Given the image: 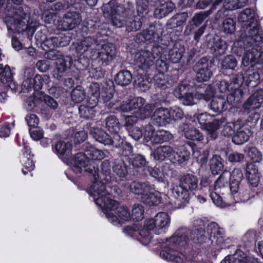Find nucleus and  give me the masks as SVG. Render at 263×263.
Returning <instances> with one entry per match:
<instances>
[{
    "instance_id": "cd10ccee",
    "label": "nucleus",
    "mask_w": 263,
    "mask_h": 263,
    "mask_svg": "<svg viewBox=\"0 0 263 263\" xmlns=\"http://www.w3.org/2000/svg\"><path fill=\"white\" fill-rule=\"evenodd\" d=\"M246 175L250 185L253 187H256L258 185L260 175L254 164L249 163L247 165Z\"/></svg>"
},
{
    "instance_id": "f03ea898",
    "label": "nucleus",
    "mask_w": 263,
    "mask_h": 263,
    "mask_svg": "<svg viewBox=\"0 0 263 263\" xmlns=\"http://www.w3.org/2000/svg\"><path fill=\"white\" fill-rule=\"evenodd\" d=\"M191 233L187 228H180L169 239H161L159 243L162 250L160 252V256L175 263H182L184 250L188 246V236Z\"/></svg>"
},
{
    "instance_id": "4be33fe9",
    "label": "nucleus",
    "mask_w": 263,
    "mask_h": 263,
    "mask_svg": "<svg viewBox=\"0 0 263 263\" xmlns=\"http://www.w3.org/2000/svg\"><path fill=\"white\" fill-rule=\"evenodd\" d=\"M191 153L187 148L183 145H176L173 148L171 161L174 163H182L189 160Z\"/></svg>"
},
{
    "instance_id": "7ed1b4c3",
    "label": "nucleus",
    "mask_w": 263,
    "mask_h": 263,
    "mask_svg": "<svg viewBox=\"0 0 263 263\" xmlns=\"http://www.w3.org/2000/svg\"><path fill=\"white\" fill-rule=\"evenodd\" d=\"M193 233L194 236L191 238L198 242H205L208 235L209 239L213 247L217 249H220L223 246L225 240L224 231L215 222H209L207 225L206 231L200 228L195 229Z\"/></svg>"
},
{
    "instance_id": "37998d69",
    "label": "nucleus",
    "mask_w": 263,
    "mask_h": 263,
    "mask_svg": "<svg viewBox=\"0 0 263 263\" xmlns=\"http://www.w3.org/2000/svg\"><path fill=\"white\" fill-rule=\"evenodd\" d=\"M210 109L215 112H220L227 109V104L225 99L222 97H215L210 105Z\"/></svg>"
},
{
    "instance_id": "58836bf2",
    "label": "nucleus",
    "mask_w": 263,
    "mask_h": 263,
    "mask_svg": "<svg viewBox=\"0 0 263 263\" xmlns=\"http://www.w3.org/2000/svg\"><path fill=\"white\" fill-rule=\"evenodd\" d=\"M255 16V11L247 8L239 14L238 20L239 22L243 23L245 26H248L254 23Z\"/></svg>"
},
{
    "instance_id": "09e8293b",
    "label": "nucleus",
    "mask_w": 263,
    "mask_h": 263,
    "mask_svg": "<svg viewBox=\"0 0 263 263\" xmlns=\"http://www.w3.org/2000/svg\"><path fill=\"white\" fill-rule=\"evenodd\" d=\"M210 167L212 174H219L223 167L221 158L218 155L213 156L210 161Z\"/></svg>"
},
{
    "instance_id": "20e7f679",
    "label": "nucleus",
    "mask_w": 263,
    "mask_h": 263,
    "mask_svg": "<svg viewBox=\"0 0 263 263\" xmlns=\"http://www.w3.org/2000/svg\"><path fill=\"white\" fill-rule=\"evenodd\" d=\"M198 180L196 176L187 174L182 176L179 185L174 188L173 193L175 198L182 203L187 201L190 192L195 191L198 188Z\"/></svg>"
},
{
    "instance_id": "3c124183",
    "label": "nucleus",
    "mask_w": 263,
    "mask_h": 263,
    "mask_svg": "<svg viewBox=\"0 0 263 263\" xmlns=\"http://www.w3.org/2000/svg\"><path fill=\"white\" fill-rule=\"evenodd\" d=\"M35 98L41 101H44L51 109H55L58 106V104L54 99L43 92H36L35 95Z\"/></svg>"
},
{
    "instance_id": "e433bc0d",
    "label": "nucleus",
    "mask_w": 263,
    "mask_h": 263,
    "mask_svg": "<svg viewBox=\"0 0 263 263\" xmlns=\"http://www.w3.org/2000/svg\"><path fill=\"white\" fill-rule=\"evenodd\" d=\"M227 49V44L225 41L216 36L213 39V44L211 47V51L216 56L224 54Z\"/></svg>"
},
{
    "instance_id": "f257e3e1",
    "label": "nucleus",
    "mask_w": 263,
    "mask_h": 263,
    "mask_svg": "<svg viewBox=\"0 0 263 263\" xmlns=\"http://www.w3.org/2000/svg\"><path fill=\"white\" fill-rule=\"evenodd\" d=\"M171 223V217L169 215L163 212L158 213L154 218L146 219L143 228L139 230L137 226H127L124 229V232L127 235L136 237L144 246L148 245L152 239L151 231L156 235L165 233Z\"/></svg>"
},
{
    "instance_id": "6e6552de",
    "label": "nucleus",
    "mask_w": 263,
    "mask_h": 263,
    "mask_svg": "<svg viewBox=\"0 0 263 263\" xmlns=\"http://www.w3.org/2000/svg\"><path fill=\"white\" fill-rule=\"evenodd\" d=\"M74 171L81 173L83 171L87 172L89 176L99 172L98 164L92 160H90L85 152L77 153L73 159Z\"/></svg>"
},
{
    "instance_id": "aec40b11",
    "label": "nucleus",
    "mask_w": 263,
    "mask_h": 263,
    "mask_svg": "<svg viewBox=\"0 0 263 263\" xmlns=\"http://www.w3.org/2000/svg\"><path fill=\"white\" fill-rule=\"evenodd\" d=\"M72 63V58L70 56L61 57L55 61V69L53 71V77L57 80L61 79L65 72L70 68Z\"/></svg>"
},
{
    "instance_id": "1a4fd4ad",
    "label": "nucleus",
    "mask_w": 263,
    "mask_h": 263,
    "mask_svg": "<svg viewBox=\"0 0 263 263\" xmlns=\"http://www.w3.org/2000/svg\"><path fill=\"white\" fill-rule=\"evenodd\" d=\"M160 52L159 48L156 46H154L151 50H141L135 54V62L142 69H146L154 65Z\"/></svg>"
},
{
    "instance_id": "bb28decb",
    "label": "nucleus",
    "mask_w": 263,
    "mask_h": 263,
    "mask_svg": "<svg viewBox=\"0 0 263 263\" xmlns=\"http://www.w3.org/2000/svg\"><path fill=\"white\" fill-rule=\"evenodd\" d=\"M148 182L135 181L130 184V190L133 193L140 195L141 200L143 199L149 190L152 189V186Z\"/></svg>"
},
{
    "instance_id": "a878e982",
    "label": "nucleus",
    "mask_w": 263,
    "mask_h": 263,
    "mask_svg": "<svg viewBox=\"0 0 263 263\" xmlns=\"http://www.w3.org/2000/svg\"><path fill=\"white\" fill-rule=\"evenodd\" d=\"M210 13L211 11L210 10L195 14L192 18V21L190 22L186 27L184 31L185 34L190 35L192 31L198 27Z\"/></svg>"
},
{
    "instance_id": "e2e57ef3",
    "label": "nucleus",
    "mask_w": 263,
    "mask_h": 263,
    "mask_svg": "<svg viewBox=\"0 0 263 263\" xmlns=\"http://www.w3.org/2000/svg\"><path fill=\"white\" fill-rule=\"evenodd\" d=\"M184 136L186 139L194 141H201L203 139L202 134L195 128L185 130Z\"/></svg>"
},
{
    "instance_id": "412c9836",
    "label": "nucleus",
    "mask_w": 263,
    "mask_h": 263,
    "mask_svg": "<svg viewBox=\"0 0 263 263\" xmlns=\"http://www.w3.org/2000/svg\"><path fill=\"white\" fill-rule=\"evenodd\" d=\"M162 31L160 28L151 25L148 28L143 31L142 36L145 41L149 43H159L161 41Z\"/></svg>"
},
{
    "instance_id": "473e14b6",
    "label": "nucleus",
    "mask_w": 263,
    "mask_h": 263,
    "mask_svg": "<svg viewBox=\"0 0 263 263\" xmlns=\"http://www.w3.org/2000/svg\"><path fill=\"white\" fill-rule=\"evenodd\" d=\"M162 198L161 193L155 190L154 185L149 190L147 194L144 196L142 201L148 205H158L161 203Z\"/></svg>"
},
{
    "instance_id": "603ef678",
    "label": "nucleus",
    "mask_w": 263,
    "mask_h": 263,
    "mask_svg": "<svg viewBox=\"0 0 263 263\" xmlns=\"http://www.w3.org/2000/svg\"><path fill=\"white\" fill-rule=\"evenodd\" d=\"M61 40L57 36L46 37L41 44V46L44 50L52 49L60 45Z\"/></svg>"
},
{
    "instance_id": "423d86ee",
    "label": "nucleus",
    "mask_w": 263,
    "mask_h": 263,
    "mask_svg": "<svg viewBox=\"0 0 263 263\" xmlns=\"http://www.w3.org/2000/svg\"><path fill=\"white\" fill-rule=\"evenodd\" d=\"M89 177L92 183L88 190V194L93 198L96 204H101L102 199L109 195V191L105 185L107 183L99 178V172Z\"/></svg>"
},
{
    "instance_id": "0e129e2a",
    "label": "nucleus",
    "mask_w": 263,
    "mask_h": 263,
    "mask_svg": "<svg viewBox=\"0 0 263 263\" xmlns=\"http://www.w3.org/2000/svg\"><path fill=\"white\" fill-rule=\"evenodd\" d=\"M247 155L253 163H259L262 160V154L255 147H249Z\"/></svg>"
},
{
    "instance_id": "4d7b16f0",
    "label": "nucleus",
    "mask_w": 263,
    "mask_h": 263,
    "mask_svg": "<svg viewBox=\"0 0 263 263\" xmlns=\"http://www.w3.org/2000/svg\"><path fill=\"white\" fill-rule=\"evenodd\" d=\"M33 90L37 91L41 89L44 84H47L49 82V77L46 75H36L32 78Z\"/></svg>"
},
{
    "instance_id": "680f3d73",
    "label": "nucleus",
    "mask_w": 263,
    "mask_h": 263,
    "mask_svg": "<svg viewBox=\"0 0 263 263\" xmlns=\"http://www.w3.org/2000/svg\"><path fill=\"white\" fill-rule=\"evenodd\" d=\"M144 209L141 204H135L132 207L130 217L137 221L141 220L144 218Z\"/></svg>"
},
{
    "instance_id": "9d476101",
    "label": "nucleus",
    "mask_w": 263,
    "mask_h": 263,
    "mask_svg": "<svg viewBox=\"0 0 263 263\" xmlns=\"http://www.w3.org/2000/svg\"><path fill=\"white\" fill-rule=\"evenodd\" d=\"M248 26L246 31L247 36L246 38L239 40L237 42V45L239 47H241L242 45H246V44L252 45L260 44L262 47L263 33L259 26L256 23Z\"/></svg>"
},
{
    "instance_id": "f8f14e48",
    "label": "nucleus",
    "mask_w": 263,
    "mask_h": 263,
    "mask_svg": "<svg viewBox=\"0 0 263 263\" xmlns=\"http://www.w3.org/2000/svg\"><path fill=\"white\" fill-rule=\"evenodd\" d=\"M108 7L110 8V10L108 13L110 15L112 25L117 28L124 26L126 22L125 17L129 15L130 10H126L122 5L117 3H114L112 6L111 3H109L106 8L108 9Z\"/></svg>"
},
{
    "instance_id": "49530a36",
    "label": "nucleus",
    "mask_w": 263,
    "mask_h": 263,
    "mask_svg": "<svg viewBox=\"0 0 263 263\" xmlns=\"http://www.w3.org/2000/svg\"><path fill=\"white\" fill-rule=\"evenodd\" d=\"M187 17L188 15L186 12L176 14L169 20L167 25L171 28L180 26L185 23Z\"/></svg>"
},
{
    "instance_id": "c85d7f7f",
    "label": "nucleus",
    "mask_w": 263,
    "mask_h": 263,
    "mask_svg": "<svg viewBox=\"0 0 263 263\" xmlns=\"http://www.w3.org/2000/svg\"><path fill=\"white\" fill-rule=\"evenodd\" d=\"M162 0H160L156 6L157 8L154 11V15L157 18H162L170 13H171L175 8L174 4L171 2L162 3Z\"/></svg>"
},
{
    "instance_id": "a211bd4d",
    "label": "nucleus",
    "mask_w": 263,
    "mask_h": 263,
    "mask_svg": "<svg viewBox=\"0 0 263 263\" xmlns=\"http://www.w3.org/2000/svg\"><path fill=\"white\" fill-rule=\"evenodd\" d=\"M220 263H262L253 256H248L244 252L237 250L232 255L227 256Z\"/></svg>"
},
{
    "instance_id": "7c9ffc66",
    "label": "nucleus",
    "mask_w": 263,
    "mask_h": 263,
    "mask_svg": "<svg viewBox=\"0 0 263 263\" xmlns=\"http://www.w3.org/2000/svg\"><path fill=\"white\" fill-rule=\"evenodd\" d=\"M96 100L89 99L85 104L81 105L79 107L80 116L84 119L92 118L95 115L94 108L97 105Z\"/></svg>"
},
{
    "instance_id": "393cba45",
    "label": "nucleus",
    "mask_w": 263,
    "mask_h": 263,
    "mask_svg": "<svg viewBox=\"0 0 263 263\" xmlns=\"http://www.w3.org/2000/svg\"><path fill=\"white\" fill-rule=\"evenodd\" d=\"M32 157L33 155H31L30 149L25 146L23 150V155L21 157V162L23 165L22 171L24 175H26L28 172H31L34 168L35 165Z\"/></svg>"
},
{
    "instance_id": "c9c22d12",
    "label": "nucleus",
    "mask_w": 263,
    "mask_h": 263,
    "mask_svg": "<svg viewBox=\"0 0 263 263\" xmlns=\"http://www.w3.org/2000/svg\"><path fill=\"white\" fill-rule=\"evenodd\" d=\"M1 75L0 88L2 89L5 88L6 83H8L12 89L15 88V84L13 82V73L9 66H5Z\"/></svg>"
},
{
    "instance_id": "0eeeda50",
    "label": "nucleus",
    "mask_w": 263,
    "mask_h": 263,
    "mask_svg": "<svg viewBox=\"0 0 263 263\" xmlns=\"http://www.w3.org/2000/svg\"><path fill=\"white\" fill-rule=\"evenodd\" d=\"M114 88L113 82L110 81L109 82L104 83L100 88V85L98 83H91L88 89V95H91L92 97L90 98V100H95L96 99V103H98V97L101 96L104 102L109 101L113 97L114 94Z\"/></svg>"
},
{
    "instance_id": "4468645a",
    "label": "nucleus",
    "mask_w": 263,
    "mask_h": 263,
    "mask_svg": "<svg viewBox=\"0 0 263 263\" xmlns=\"http://www.w3.org/2000/svg\"><path fill=\"white\" fill-rule=\"evenodd\" d=\"M132 103L134 111L142 120L148 118L155 108L154 103H146L145 100L140 97L133 98Z\"/></svg>"
},
{
    "instance_id": "338daca9",
    "label": "nucleus",
    "mask_w": 263,
    "mask_h": 263,
    "mask_svg": "<svg viewBox=\"0 0 263 263\" xmlns=\"http://www.w3.org/2000/svg\"><path fill=\"white\" fill-rule=\"evenodd\" d=\"M129 163L137 168L142 167L145 165L146 160L141 155H132L129 159Z\"/></svg>"
},
{
    "instance_id": "f3484780",
    "label": "nucleus",
    "mask_w": 263,
    "mask_h": 263,
    "mask_svg": "<svg viewBox=\"0 0 263 263\" xmlns=\"http://www.w3.org/2000/svg\"><path fill=\"white\" fill-rule=\"evenodd\" d=\"M263 104V89L255 91L245 101L243 108L245 112L249 113L259 109Z\"/></svg>"
},
{
    "instance_id": "69168bd1",
    "label": "nucleus",
    "mask_w": 263,
    "mask_h": 263,
    "mask_svg": "<svg viewBox=\"0 0 263 263\" xmlns=\"http://www.w3.org/2000/svg\"><path fill=\"white\" fill-rule=\"evenodd\" d=\"M236 23L231 18H226L222 23V30L223 32L228 34H232L235 30Z\"/></svg>"
},
{
    "instance_id": "6ab92c4d",
    "label": "nucleus",
    "mask_w": 263,
    "mask_h": 263,
    "mask_svg": "<svg viewBox=\"0 0 263 263\" xmlns=\"http://www.w3.org/2000/svg\"><path fill=\"white\" fill-rule=\"evenodd\" d=\"M117 214L118 217L112 212L106 213V217L108 220L114 225L121 224L123 221H128L130 219V214L125 206L117 208Z\"/></svg>"
},
{
    "instance_id": "c756f323",
    "label": "nucleus",
    "mask_w": 263,
    "mask_h": 263,
    "mask_svg": "<svg viewBox=\"0 0 263 263\" xmlns=\"http://www.w3.org/2000/svg\"><path fill=\"white\" fill-rule=\"evenodd\" d=\"M160 0H137V17L142 18L146 16L149 11V6H155Z\"/></svg>"
},
{
    "instance_id": "864d4df0",
    "label": "nucleus",
    "mask_w": 263,
    "mask_h": 263,
    "mask_svg": "<svg viewBox=\"0 0 263 263\" xmlns=\"http://www.w3.org/2000/svg\"><path fill=\"white\" fill-rule=\"evenodd\" d=\"M237 0H216L213 4L212 9H216L217 5L223 2V7L226 10H233L239 9Z\"/></svg>"
},
{
    "instance_id": "72a5a7b5",
    "label": "nucleus",
    "mask_w": 263,
    "mask_h": 263,
    "mask_svg": "<svg viewBox=\"0 0 263 263\" xmlns=\"http://www.w3.org/2000/svg\"><path fill=\"white\" fill-rule=\"evenodd\" d=\"M236 133L232 138V141L235 144L240 145L247 142L250 136V130L240 123V127L236 129Z\"/></svg>"
},
{
    "instance_id": "a19ab883",
    "label": "nucleus",
    "mask_w": 263,
    "mask_h": 263,
    "mask_svg": "<svg viewBox=\"0 0 263 263\" xmlns=\"http://www.w3.org/2000/svg\"><path fill=\"white\" fill-rule=\"evenodd\" d=\"M84 151L88 158L90 160L95 161L96 160H101L104 158L105 154L104 152L98 149L92 145L86 144Z\"/></svg>"
},
{
    "instance_id": "ea45409f",
    "label": "nucleus",
    "mask_w": 263,
    "mask_h": 263,
    "mask_svg": "<svg viewBox=\"0 0 263 263\" xmlns=\"http://www.w3.org/2000/svg\"><path fill=\"white\" fill-rule=\"evenodd\" d=\"M90 134L97 141L104 145H110L111 141L109 139V136L101 128H91Z\"/></svg>"
},
{
    "instance_id": "bf43d9fd",
    "label": "nucleus",
    "mask_w": 263,
    "mask_h": 263,
    "mask_svg": "<svg viewBox=\"0 0 263 263\" xmlns=\"http://www.w3.org/2000/svg\"><path fill=\"white\" fill-rule=\"evenodd\" d=\"M213 64L211 60H209L205 57L202 58L196 63L193 68L195 72L201 71L207 68H211Z\"/></svg>"
},
{
    "instance_id": "ddd939ff",
    "label": "nucleus",
    "mask_w": 263,
    "mask_h": 263,
    "mask_svg": "<svg viewBox=\"0 0 263 263\" xmlns=\"http://www.w3.org/2000/svg\"><path fill=\"white\" fill-rule=\"evenodd\" d=\"M261 45L254 44L242 45L240 47L243 48L245 51V54L242 59L241 64L244 67L249 66L251 63L255 62L262 56L263 52L262 50Z\"/></svg>"
},
{
    "instance_id": "9b49d317",
    "label": "nucleus",
    "mask_w": 263,
    "mask_h": 263,
    "mask_svg": "<svg viewBox=\"0 0 263 263\" xmlns=\"http://www.w3.org/2000/svg\"><path fill=\"white\" fill-rule=\"evenodd\" d=\"M173 138V135L168 131L159 130L155 132V129L151 124L144 127V139L145 142L151 141L153 143H160L167 142Z\"/></svg>"
},
{
    "instance_id": "052dcab7",
    "label": "nucleus",
    "mask_w": 263,
    "mask_h": 263,
    "mask_svg": "<svg viewBox=\"0 0 263 263\" xmlns=\"http://www.w3.org/2000/svg\"><path fill=\"white\" fill-rule=\"evenodd\" d=\"M102 204H97L102 209H109L113 210L116 209L118 208V203L111 199L109 195L105 196V197L102 199Z\"/></svg>"
},
{
    "instance_id": "2eb2a0df",
    "label": "nucleus",
    "mask_w": 263,
    "mask_h": 263,
    "mask_svg": "<svg viewBox=\"0 0 263 263\" xmlns=\"http://www.w3.org/2000/svg\"><path fill=\"white\" fill-rule=\"evenodd\" d=\"M243 79L241 73L233 74L221 80L218 85V88L222 93L236 90L242 84Z\"/></svg>"
},
{
    "instance_id": "de8ad7c7",
    "label": "nucleus",
    "mask_w": 263,
    "mask_h": 263,
    "mask_svg": "<svg viewBox=\"0 0 263 263\" xmlns=\"http://www.w3.org/2000/svg\"><path fill=\"white\" fill-rule=\"evenodd\" d=\"M132 80V76L128 70H123L118 72L115 78V81L118 85L126 86L130 84Z\"/></svg>"
},
{
    "instance_id": "79ce46f5",
    "label": "nucleus",
    "mask_w": 263,
    "mask_h": 263,
    "mask_svg": "<svg viewBox=\"0 0 263 263\" xmlns=\"http://www.w3.org/2000/svg\"><path fill=\"white\" fill-rule=\"evenodd\" d=\"M99 44L98 42L95 40L94 38L87 36L82 40L80 43L78 44L76 47V51L78 54L81 55L85 51H87L89 48L92 47L93 45Z\"/></svg>"
},
{
    "instance_id": "4c0bfd02",
    "label": "nucleus",
    "mask_w": 263,
    "mask_h": 263,
    "mask_svg": "<svg viewBox=\"0 0 263 263\" xmlns=\"http://www.w3.org/2000/svg\"><path fill=\"white\" fill-rule=\"evenodd\" d=\"M112 168L114 175L120 179L125 177L128 173L125 163L121 159L114 160Z\"/></svg>"
},
{
    "instance_id": "a18cd8bd",
    "label": "nucleus",
    "mask_w": 263,
    "mask_h": 263,
    "mask_svg": "<svg viewBox=\"0 0 263 263\" xmlns=\"http://www.w3.org/2000/svg\"><path fill=\"white\" fill-rule=\"evenodd\" d=\"M214 92L210 86H203V88H198L195 95V98L200 100L204 99L208 101L213 97Z\"/></svg>"
},
{
    "instance_id": "2f4dec72",
    "label": "nucleus",
    "mask_w": 263,
    "mask_h": 263,
    "mask_svg": "<svg viewBox=\"0 0 263 263\" xmlns=\"http://www.w3.org/2000/svg\"><path fill=\"white\" fill-rule=\"evenodd\" d=\"M185 49L180 43H176L168 54V60L172 63H178L182 59Z\"/></svg>"
},
{
    "instance_id": "5fc2aeb1",
    "label": "nucleus",
    "mask_w": 263,
    "mask_h": 263,
    "mask_svg": "<svg viewBox=\"0 0 263 263\" xmlns=\"http://www.w3.org/2000/svg\"><path fill=\"white\" fill-rule=\"evenodd\" d=\"M85 97L84 89L81 86H77L71 93V98L73 102L76 103L81 102Z\"/></svg>"
},
{
    "instance_id": "39448f33",
    "label": "nucleus",
    "mask_w": 263,
    "mask_h": 263,
    "mask_svg": "<svg viewBox=\"0 0 263 263\" xmlns=\"http://www.w3.org/2000/svg\"><path fill=\"white\" fill-rule=\"evenodd\" d=\"M115 46L111 43L97 45V48L91 52V59L97 60L101 65H107L116 57Z\"/></svg>"
},
{
    "instance_id": "dca6fc26",
    "label": "nucleus",
    "mask_w": 263,
    "mask_h": 263,
    "mask_svg": "<svg viewBox=\"0 0 263 263\" xmlns=\"http://www.w3.org/2000/svg\"><path fill=\"white\" fill-rule=\"evenodd\" d=\"M52 148L54 153L63 161H68L71 157L72 144L67 139L58 141Z\"/></svg>"
},
{
    "instance_id": "8fccbe9b",
    "label": "nucleus",
    "mask_w": 263,
    "mask_h": 263,
    "mask_svg": "<svg viewBox=\"0 0 263 263\" xmlns=\"http://www.w3.org/2000/svg\"><path fill=\"white\" fill-rule=\"evenodd\" d=\"M132 16V12L129 13L128 20L126 21V31L128 32L136 31L140 29L142 26V22L140 18L137 16H134L133 20L130 16Z\"/></svg>"
},
{
    "instance_id": "13d9d810",
    "label": "nucleus",
    "mask_w": 263,
    "mask_h": 263,
    "mask_svg": "<svg viewBox=\"0 0 263 263\" xmlns=\"http://www.w3.org/2000/svg\"><path fill=\"white\" fill-rule=\"evenodd\" d=\"M241 121H237L235 122H229L227 123L223 127L222 134L224 136H230L232 135L236 129L240 127Z\"/></svg>"
},
{
    "instance_id": "6e6d98bb",
    "label": "nucleus",
    "mask_w": 263,
    "mask_h": 263,
    "mask_svg": "<svg viewBox=\"0 0 263 263\" xmlns=\"http://www.w3.org/2000/svg\"><path fill=\"white\" fill-rule=\"evenodd\" d=\"M106 125L108 130L111 133L119 132V122L115 116H110L106 119Z\"/></svg>"
},
{
    "instance_id": "774afa93",
    "label": "nucleus",
    "mask_w": 263,
    "mask_h": 263,
    "mask_svg": "<svg viewBox=\"0 0 263 263\" xmlns=\"http://www.w3.org/2000/svg\"><path fill=\"white\" fill-rule=\"evenodd\" d=\"M237 62L235 58L231 55L226 57L221 62V67L223 69H234L236 67Z\"/></svg>"
},
{
    "instance_id": "b1692460",
    "label": "nucleus",
    "mask_w": 263,
    "mask_h": 263,
    "mask_svg": "<svg viewBox=\"0 0 263 263\" xmlns=\"http://www.w3.org/2000/svg\"><path fill=\"white\" fill-rule=\"evenodd\" d=\"M81 21L79 13L76 12H67L63 17L62 27L64 30H71L77 26Z\"/></svg>"
},
{
    "instance_id": "c03bdc74",
    "label": "nucleus",
    "mask_w": 263,
    "mask_h": 263,
    "mask_svg": "<svg viewBox=\"0 0 263 263\" xmlns=\"http://www.w3.org/2000/svg\"><path fill=\"white\" fill-rule=\"evenodd\" d=\"M111 164L109 160L103 161L101 165V174H99V178L108 183L112 180L111 176Z\"/></svg>"
},
{
    "instance_id": "f704fd0d",
    "label": "nucleus",
    "mask_w": 263,
    "mask_h": 263,
    "mask_svg": "<svg viewBox=\"0 0 263 263\" xmlns=\"http://www.w3.org/2000/svg\"><path fill=\"white\" fill-rule=\"evenodd\" d=\"M173 148L170 145H163L158 147L153 153V157L155 160H164L168 158L171 161Z\"/></svg>"
},
{
    "instance_id": "5701e85b",
    "label": "nucleus",
    "mask_w": 263,
    "mask_h": 263,
    "mask_svg": "<svg viewBox=\"0 0 263 263\" xmlns=\"http://www.w3.org/2000/svg\"><path fill=\"white\" fill-rule=\"evenodd\" d=\"M154 124L158 126H163L170 122L168 109L164 107L156 109L151 117Z\"/></svg>"
}]
</instances>
